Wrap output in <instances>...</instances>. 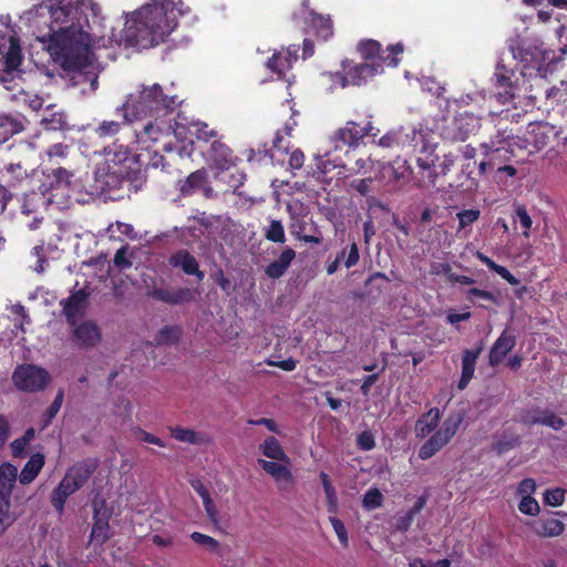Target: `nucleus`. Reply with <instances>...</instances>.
<instances>
[{
	"label": "nucleus",
	"mask_w": 567,
	"mask_h": 567,
	"mask_svg": "<svg viewBox=\"0 0 567 567\" xmlns=\"http://www.w3.org/2000/svg\"><path fill=\"white\" fill-rule=\"evenodd\" d=\"M512 52L514 59L520 64L523 76L542 75L545 72L549 60V53L545 49L524 40L512 47Z\"/></svg>",
	"instance_id": "7"
},
{
	"label": "nucleus",
	"mask_w": 567,
	"mask_h": 567,
	"mask_svg": "<svg viewBox=\"0 0 567 567\" xmlns=\"http://www.w3.org/2000/svg\"><path fill=\"white\" fill-rule=\"evenodd\" d=\"M200 152L214 169L224 172L236 164V157L231 148L220 138L213 140L207 146H200Z\"/></svg>",
	"instance_id": "13"
},
{
	"label": "nucleus",
	"mask_w": 567,
	"mask_h": 567,
	"mask_svg": "<svg viewBox=\"0 0 567 567\" xmlns=\"http://www.w3.org/2000/svg\"><path fill=\"white\" fill-rule=\"evenodd\" d=\"M72 176V172L64 167H52L50 172L45 175V182L42 183L40 189L43 195L50 193L53 197L55 196L53 194L54 190L63 192L69 189Z\"/></svg>",
	"instance_id": "22"
},
{
	"label": "nucleus",
	"mask_w": 567,
	"mask_h": 567,
	"mask_svg": "<svg viewBox=\"0 0 567 567\" xmlns=\"http://www.w3.org/2000/svg\"><path fill=\"white\" fill-rule=\"evenodd\" d=\"M540 425H546L553 430H560L566 425V422L550 410L544 409Z\"/></svg>",
	"instance_id": "61"
},
{
	"label": "nucleus",
	"mask_w": 567,
	"mask_h": 567,
	"mask_svg": "<svg viewBox=\"0 0 567 567\" xmlns=\"http://www.w3.org/2000/svg\"><path fill=\"white\" fill-rule=\"evenodd\" d=\"M126 123H130V122L125 121L124 118L122 122H120V121H103L95 128V133L99 137H113L121 131L122 126L125 125Z\"/></svg>",
	"instance_id": "53"
},
{
	"label": "nucleus",
	"mask_w": 567,
	"mask_h": 567,
	"mask_svg": "<svg viewBox=\"0 0 567 567\" xmlns=\"http://www.w3.org/2000/svg\"><path fill=\"white\" fill-rule=\"evenodd\" d=\"M390 177L398 182L400 185H405L409 182H413L415 185L421 186L424 182V177L414 176V172L408 162L396 159L391 165Z\"/></svg>",
	"instance_id": "29"
},
{
	"label": "nucleus",
	"mask_w": 567,
	"mask_h": 567,
	"mask_svg": "<svg viewBox=\"0 0 567 567\" xmlns=\"http://www.w3.org/2000/svg\"><path fill=\"white\" fill-rule=\"evenodd\" d=\"M264 236L272 243L284 244L286 240L285 228L279 220H271L269 226L265 227Z\"/></svg>",
	"instance_id": "54"
},
{
	"label": "nucleus",
	"mask_w": 567,
	"mask_h": 567,
	"mask_svg": "<svg viewBox=\"0 0 567 567\" xmlns=\"http://www.w3.org/2000/svg\"><path fill=\"white\" fill-rule=\"evenodd\" d=\"M514 140L513 130H508L507 126L502 127L501 124L497 125V131L494 136H492L489 143L483 144V147L486 148L487 153H494L495 150H502L507 159H511L513 156V150H511V141Z\"/></svg>",
	"instance_id": "25"
},
{
	"label": "nucleus",
	"mask_w": 567,
	"mask_h": 567,
	"mask_svg": "<svg viewBox=\"0 0 567 567\" xmlns=\"http://www.w3.org/2000/svg\"><path fill=\"white\" fill-rule=\"evenodd\" d=\"M520 445V436L517 434H504L493 444V451L503 454Z\"/></svg>",
	"instance_id": "50"
},
{
	"label": "nucleus",
	"mask_w": 567,
	"mask_h": 567,
	"mask_svg": "<svg viewBox=\"0 0 567 567\" xmlns=\"http://www.w3.org/2000/svg\"><path fill=\"white\" fill-rule=\"evenodd\" d=\"M41 125L48 131H59L68 126L66 115L63 111L55 110L54 105H49L41 118Z\"/></svg>",
	"instance_id": "33"
},
{
	"label": "nucleus",
	"mask_w": 567,
	"mask_h": 567,
	"mask_svg": "<svg viewBox=\"0 0 567 567\" xmlns=\"http://www.w3.org/2000/svg\"><path fill=\"white\" fill-rule=\"evenodd\" d=\"M11 498L0 496V526L8 529L16 520L14 515L10 512Z\"/></svg>",
	"instance_id": "56"
},
{
	"label": "nucleus",
	"mask_w": 567,
	"mask_h": 567,
	"mask_svg": "<svg viewBox=\"0 0 567 567\" xmlns=\"http://www.w3.org/2000/svg\"><path fill=\"white\" fill-rule=\"evenodd\" d=\"M383 495L378 488H370L363 496V507L367 509H375L382 506Z\"/></svg>",
	"instance_id": "57"
},
{
	"label": "nucleus",
	"mask_w": 567,
	"mask_h": 567,
	"mask_svg": "<svg viewBox=\"0 0 567 567\" xmlns=\"http://www.w3.org/2000/svg\"><path fill=\"white\" fill-rule=\"evenodd\" d=\"M518 509L526 515L535 516L539 513V504L532 496H523Z\"/></svg>",
	"instance_id": "64"
},
{
	"label": "nucleus",
	"mask_w": 567,
	"mask_h": 567,
	"mask_svg": "<svg viewBox=\"0 0 567 567\" xmlns=\"http://www.w3.org/2000/svg\"><path fill=\"white\" fill-rule=\"evenodd\" d=\"M168 430H169L171 435L179 442L194 444V445H202L207 442V439L205 437V435H203L192 429H186V427H182V426H171Z\"/></svg>",
	"instance_id": "40"
},
{
	"label": "nucleus",
	"mask_w": 567,
	"mask_h": 567,
	"mask_svg": "<svg viewBox=\"0 0 567 567\" xmlns=\"http://www.w3.org/2000/svg\"><path fill=\"white\" fill-rule=\"evenodd\" d=\"M89 297L90 292L86 289H80L60 301L68 324L79 321V318L84 316L89 306Z\"/></svg>",
	"instance_id": "19"
},
{
	"label": "nucleus",
	"mask_w": 567,
	"mask_h": 567,
	"mask_svg": "<svg viewBox=\"0 0 567 567\" xmlns=\"http://www.w3.org/2000/svg\"><path fill=\"white\" fill-rule=\"evenodd\" d=\"M69 153L70 146L63 143H55L45 151L48 162L56 167L68 157Z\"/></svg>",
	"instance_id": "48"
},
{
	"label": "nucleus",
	"mask_w": 567,
	"mask_h": 567,
	"mask_svg": "<svg viewBox=\"0 0 567 567\" xmlns=\"http://www.w3.org/2000/svg\"><path fill=\"white\" fill-rule=\"evenodd\" d=\"M136 136L143 143L147 141L157 142L164 136H169V132L168 130H164L155 118L154 122H147L143 126V130L136 134Z\"/></svg>",
	"instance_id": "43"
},
{
	"label": "nucleus",
	"mask_w": 567,
	"mask_h": 567,
	"mask_svg": "<svg viewBox=\"0 0 567 567\" xmlns=\"http://www.w3.org/2000/svg\"><path fill=\"white\" fill-rule=\"evenodd\" d=\"M179 102L177 96L164 94L159 84L142 85L136 93H131L126 101L116 107V114L128 122L147 117H158L173 112Z\"/></svg>",
	"instance_id": "3"
},
{
	"label": "nucleus",
	"mask_w": 567,
	"mask_h": 567,
	"mask_svg": "<svg viewBox=\"0 0 567 567\" xmlns=\"http://www.w3.org/2000/svg\"><path fill=\"white\" fill-rule=\"evenodd\" d=\"M477 256L486 261V264L495 270L503 279H505L508 284L516 286L519 284V280L516 279L505 267L496 265L494 261H492L488 258H485L481 255V252L477 250Z\"/></svg>",
	"instance_id": "60"
},
{
	"label": "nucleus",
	"mask_w": 567,
	"mask_h": 567,
	"mask_svg": "<svg viewBox=\"0 0 567 567\" xmlns=\"http://www.w3.org/2000/svg\"><path fill=\"white\" fill-rule=\"evenodd\" d=\"M12 381L21 391L37 392L47 386L50 381V374L37 365H19L13 372Z\"/></svg>",
	"instance_id": "12"
},
{
	"label": "nucleus",
	"mask_w": 567,
	"mask_h": 567,
	"mask_svg": "<svg viewBox=\"0 0 567 567\" xmlns=\"http://www.w3.org/2000/svg\"><path fill=\"white\" fill-rule=\"evenodd\" d=\"M440 410L432 408L427 413L423 414L415 423V434L417 437L430 435L437 426L440 421Z\"/></svg>",
	"instance_id": "32"
},
{
	"label": "nucleus",
	"mask_w": 567,
	"mask_h": 567,
	"mask_svg": "<svg viewBox=\"0 0 567 567\" xmlns=\"http://www.w3.org/2000/svg\"><path fill=\"white\" fill-rule=\"evenodd\" d=\"M374 235L375 226L371 220V216L369 215L368 219L362 221L361 226L358 221H355V230L351 231L352 244L350 248H358V245L360 244L369 246Z\"/></svg>",
	"instance_id": "31"
},
{
	"label": "nucleus",
	"mask_w": 567,
	"mask_h": 567,
	"mask_svg": "<svg viewBox=\"0 0 567 567\" xmlns=\"http://www.w3.org/2000/svg\"><path fill=\"white\" fill-rule=\"evenodd\" d=\"M137 182L138 181H132L128 176L113 174L112 169H109V167L106 166L104 184L109 190L121 189L124 187V185H127V188L130 189V187Z\"/></svg>",
	"instance_id": "49"
},
{
	"label": "nucleus",
	"mask_w": 567,
	"mask_h": 567,
	"mask_svg": "<svg viewBox=\"0 0 567 567\" xmlns=\"http://www.w3.org/2000/svg\"><path fill=\"white\" fill-rule=\"evenodd\" d=\"M69 326L70 341L75 349L90 351L102 342V330L94 320H79Z\"/></svg>",
	"instance_id": "8"
},
{
	"label": "nucleus",
	"mask_w": 567,
	"mask_h": 567,
	"mask_svg": "<svg viewBox=\"0 0 567 567\" xmlns=\"http://www.w3.org/2000/svg\"><path fill=\"white\" fill-rule=\"evenodd\" d=\"M194 218L214 237L215 244L219 248H224V246L230 248H256L260 244L251 229L245 228L229 218L224 219L220 216H208L206 213H200Z\"/></svg>",
	"instance_id": "4"
},
{
	"label": "nucleus",
	"mask_w": 567,
	"mask_h": 567,
	"mask_svg": "<svg viewBox=\"0 0 567 567\" xmlns=\"http://www.w3.org/2000/svg\"><path fill=\"white\" fill-rule=\"evenodd\" d=\"M195 136L200 148V146H207L213 140H218V132L209 128L206 123H198L196 124Z\"/></svg>",
	"instance_id": "51"
},
{
	"label": "nucleus",
	"mask_w": 567,
	"mask_h": 567,
	"mask_svg": "<svg viewBox=\"0 0 567 567\" xmlns=\"http://www.w3.org/2000/svg\"><path fill=\"white\" fill-rule=\"evenodd\" d=\"M544 502L549 506H559L565 502V489L554 488L548 489L544 494Z\"/></svg>",
	"instance_id": "63"
},
{
	"label": "nucleus",
	"mask_w": 567,
	"mask_h": 567,
	"mask_svg": "<svg viewBox=\"0 0 567 567\" xmlns=\"http://www.w3.org/2000/svg\"><path fill=\"white\" fill-rule=\"evenodd\" d=\"M312 226L300 219H296L290 227V233L296 238L303 240L305 243H318L319 238L310 234Z\"/></svg>",
	"instance_id": "47"
},
{
	"label": "nucleus",
	"mask_w": 567,
	"mask_h": 567,
	"mask_svg": "<svg viewBox=\"0 0 567 567\" xmlns=\"http://www.w3.org/2000/svg\"><path fill=\"white\" fill-rule=\"evenodd\" d=\"M373 178H357L349 183V189L354 190L361 196H368L372 190Z\"/></svg>",
	"instance_id": "59"
},
{
	"label": "nucleus",
	"mask_w": 567,
	"mask_h": 567,
	"mask_svg": "<svg viewBox=\"0 0 567 567\" xmlns=\"http://www.w3.org/2000/svg\"><path fill=\"white\" fill-rule=\"evenodd\" d=\"M74 493L70 485L62 480L51 495V504L54 509L60 514L63 513L68 497Z\"/></svg>",
	"instance_id": "46"
},
{
	"label": "nucleus",
	"mask_w": 567,
	"mask_h": 567,
	"mask_svg": "<svg viewBox=\"0 0 567 567\" xmlns=\"http://www.w3.org/2000/svg\"><path fill=\"white\" fill-rule=\"evenodd\" d=\"M24 131L23 121L12 115H0V144Z\"/></svg>",
	"instance_id": "34"
},
{
	"label": "nucleus",
	"mask_w": 567,
	"mask_h": 567,
	"mask_svg": "<svg viewBox=\"0 0 567 567\" xmlns=\"http://www.w3.org/2000/svg\"><path fill=\"white\" fill-rule=\"evenodd\" d=\"M94 515H93V526L90 536V542L95 545H103L106 540L110 539V524L109 520L111 518V511L106 507L104 501L93 503Z\"/></svg>",
	"instance_id": "17"
},
{
	"label": "nucleus",
	"mask_w": 567,
	"mask_h": 567,
	"mask_svg": "<svg viewBox=\"0 0 567 567\" xmlns=\"http://www.w3.org/2000/svg\"><path fill=\"white\" fill-rule=\"evenodd\" d=\"M481 127V117L473 113H458L442 128V137L451 142H464L475 135Z\"/></svg>",
	"instance_id": "10"
},
{
	"label": "nucleus",
	"mask_w": 567,
	"mask_h": 567,
	"mask_svg": "<svg viewBox=\"0 0 567 567\" xmlns=\"http://www.w3.org/2000/svg\"><path fill=\"white\" fill-rule=\"evenodd\" d=\"M462 423L460 415H451L447 417L440 430H437L420 449L419 457L429 460L445 446L457 432Z\"/></svg>",
	"instance_id": "11"
},
{
	"label": "nucleus",
	"mask_w": 567,
	"mask_h": 567,
	"mask_svg": "<svg viewBox=\"0 0 567 567\" xmlns=\"http://www.w3.org/2000/svg\"><path fill=\"white\" fill-rule=\"evenodd\" d=\"M374 127L371 121L361 124L355 121H348L346 125L339 128L334 134L336 147L349 146L355 147L360 144L364 136H377L373 132Z\"/></svg>",
	"instance_id": "14"
},
{
	"label": "nucleus",
	"mask_w": 567,
	"mask_h": 567,
	"mask_svg": "<svg viewBox=\"0 0 567 567\" xmlns=\"http://www.w3.org/2000/svg\"><path fill=\"white\" fill-rule=\"evenodd\" d=\"M182 334L183 330L179 326H165L157 331L153 343L156 347L173 346L178 343Z\"/></svg>",
	"instance_id": "39"
},
{
	"label": "nucleus",
	"mask_w": 567,
	"mask_h": 567,
	"mask_svg": "<svg viewBox=\"0 0 567 567\" xmlns=\"http://www.w3.org/2000/svg\"><path fill=\"white\" fill-rule=\"evenodd\" d=\"M293 258L295 250H284L278 260H275L267 266L266 274L270 278L281 277Z\"/></svg>",
	"instance_id": "44"
},
{
	"label": "nucleus",
	"mask_w": 567,
	"mask_h": 567,
	"mask_svg": "<svg viewBox=\"0 0 567 567\" xmlns=\"http://www.w3.org/2000/svg\"><path fill=\"white\" fill-rule=\"evenodd\" d=\"M178 190L182 196H190L199 190L205 198L217 196L214 188L209 185L208 172L205 167L190 173L185 179H179Z\"/></svg>",
	"instance_id": "16"
},
{
	"label": "nucleus",
	"mask_w": 567,
	"mask_h": 567,
	"mask_svg": "<svg viewBox=\"0 0 567 567\" xmlns=\"http://www.w3.org/2000/svg\"><path fill=\"white\" fill-rule=\"evenodd\" d=\"M514 221L519 225L524 235H528L529 229L532 228L533 221L524 206H518L515 212Z\"/></svg>",
	"instance_id": "58"
},
{
	"label": "nucleus",
	"mask_w": 567,
	"mask_h": 567,
	"mask_svg": "<svg viewBox=\"0 0 567 567\" xmlns=\"http://www.w3.org/2000/svg\"><path fill=\"white\" fill-rule=\"evenodd\" d=\"M319 476H320V480H321V483H322V486L324 489V494H326L327 502L329 505V511L336 512L337 502H338L336 489L332 486L327 473L321 472Z\"/></svg>",
	"instance_id": "55"
},
{
	"label": "nucleus",
	"mask_w": 567,
	"mask_h": 567,
	"mask_svg": "<svg viewBox=\"0 0 567 567\" xmlns=\"http://www.w3.org/2000/svg\"><path fill=\"white\" fill-rule=\"evenodd\" d=\"M481 217V209L477 207L457 209L455 218L458 221L457 230L471 229L473 224Z\"/></svg>",
	"instance_id": "45"
},
{
	"label": "nucleus",
	"mask_w": 567,
	"mask_h": 567,
	"mask_svg": "<svg viewBox=\"0 0 567 567\" xmlns=\"http://www.w3.org/2000/svg\"><path fill=\"white\" fill-rule=\"evenodd\" d=\"M190 538H192L193 542H195L196 544L200 545L202 547H204L209 553H214V554H217V555L221 554L220 544L215 538H213V537H210L208 535L202 534L199 532L192 533L190 534Z\"/></svg>",
	"instance_id": "52"
},
{
	"label": "nucleus",
	"mask_w": 567,
	"mask_h": 567,
	"mask_svg": "<svg viewBox=\"0 0 567 567\" xmlns=\"http://www.w3.org/2000/svg\"><path fill=\"white\" fill-rule=\"evenodd\" d=\"M28 177V168L21 162L7 164L2 173V179L9 187H16Z\"/></svg>",
	"instance_id": "35"
},
{
	"label": "nucleus",
	"mask_w": 567,
	"mask_h": 567,
	"mask_svg": "<svg viewBox=\"0 0 567 567\" xmlns=\"http://www.w3.org/2000/svg\"><path fill=\"white\" fill-rule=\"evenodd\" d=\"M483 342H480L475 350H465L463 352L462 375L457 384V388L460 390H464L467 386L468 382L472 380L475 371L476 360L481 352L483 351Z\"/></svg>",
	"instance_id": "27"
},
{
	"label": "nucleus",
	"mask_w": 567,
	"mask_h": 567,
	"mask_svg": "<svg viewBox=\"0 0 567 567\" xmlns=\"http://www.w3.org/2000/svg\"><path fill=\"white\" fill-rule=\"evenodd\" d=\"M171 262L176 267H182L185 274L195 275L199 281L203 280L204 272L199 270L198 262L187 250L173 256Z\"/></svg>",
	"instance_id": "37"
},
{
	"label": "nucleus",
	"mask_w": 567,
	"mask_h": 567,
	"mask_svg": "<svg viewBox=\"0 0 567 567\" xmlns=\"http://www.w3.org/2000/svg\"><path fill=\"white\" fill-rule=\"evenodd\" d=\"M97 463L95 460H85L70 467L62 478L70 487L76 492L80 489L95 472Z\"/></svg>",
	"instance_id": "20"
},
{
	"label": "nucleus",
	"mask_w": 567,
	"mask_h": 567,
	"mask_svg": "<svg viewBox=\"0 0 567 567\" xmlns=\"http://www.w3.org/2000/svg\"><path fill=\"white\" fill-rule=\"evenodd\" d=\"M297 49H293V51L288 49L285 54L281 52H275L268 59L266 63L267 68L279 79H282L286 74V71L291 69L293 61L297 60Z\"/></svg>",
	"instance_id": "26"
},
{
	"label": "nucleus",
	"mask_w": 567,
	"mask_h": 567,
	"mask_svg": "<svg viewBox=\"0 0 567 567\" xmlns=\"http://www.w3.org/2000/svg\"><path fill=\"white\" fill-rule=\"evenodd\" d=\"M177 11L183 14L189 9H177L173 0H151L134 11L126 22V43L138 49H150L164 42L178 25Z\"/></svg>",
	"instance_id": "2"
},
{
	"label": "nucleus",
	"mask_w": 567,
	"mask_h": 567,
	"mask_svg": "<svg viewBox=\"0 0 567 567\" xmlns=\"http://www.w3.org/2000/svg\"><path fill=\"white\" fill-rule=\"evenodd\" d=\"M343 75L341 79V85H361L367 83L369 79H372L381 69V63L377 62H363L353 64L349 61L342 62Z\"/></svg>",
	"instance_id": "15"
},
{
	"label": "nucleus",
	"mask_w": 567,
	"mask_h": 567,
	"mask_svg": "<svg viewBox=\"0 0 567 567\" xmlns=\"http://www.w3.org/2000/svg\"><path fill=\"white\" fill-rule=\"evenodd\" d=\"M83 0H53L50 31L39 38L52 60L68 72H83L93 61L92 38Z\"/></svg>",
	"instance_id": "1"
},
{
	"label": "nucleus",
	"mask_w": 567,
	"mask_h": 567,
	"mask_svg": "<svg viewBox=\"0 0 567 567\" xmlns=\"http://www.w3.org/2000/svg\"><path fill=\"white\" fill-rule=\"evenodd\" d=\"M565 529L561 520L556 518L540 519L534 525V530L542 537H555L560 535Z\"/></svg>",
	"instance_id": "41"
},
{
	"label": "nucleus",
	"mask_w": 567,
	"mask_h": 567,
	"mask_svg": "<svg viewBox=\"0 0 567 567\" xmlns=\"http://www.w3.org/2000/svg\"><path fill=\"white\" fill-rule=\"evenodd\" d=\"M18 477V470L10 463L0 466V496L11 498L12 488Z\"/></svg>",
	"instance_id": "36"
},
{
	"label": "nucleus",
	"mask_w": 567,
	"mask_h": 567,
	"mask_svg": "<svg viewBox=\"0 0 567 567\" xmlns=\"http://www.w3.org/2000/svg\"><path fill=\"white\" fill-rule=\"evenodd\" d=\"M308 19L310 29L317 39L327 41L332 37L333 24L329 16H322L310 10Z\"/></svg>",
	"instance_id": "28"
},
{
	"label": "nucleus",
	"mask_w": 567,
	"mask_h": 567,
	"mask_svg": "<svg viewBox=\"0 0 567 567\" xmlns=\"http://www.w3.org/2000/svg\"><path fill=\"white\" fill-rule=\"evenodd\" d=\"M515 337L507 334L506 331H504L489 351V364L492 367L498 365L506 354L515 347Z\"/></svg>",
	"instance_id": "30"
},
{
	"label": "nucleus",
	"mask_w": 567,
	"mask_h": 567,
	"mask_svg": "<svg viewBox=\"0 0 567 567\" xmlns=\"http://www.w3.org/2000/svg\"><path fill=\"white\" fill-rule=\"evenodd\" d=\"M543 414H544V409H539V408L530 409V410L524 411L520 414L519 421L523 424L528 425V426L540 424Z\"/></svg>",
	"instance_id": "62"
},
{
	"label": "nucleus",
	"mask_w": 567,
	"mask_h": 567,
	"mask_svg": "<svg viewBox=\"0 0 567 567\" xmlns=\"http://www.w3.org/2000/svg\"><path fill=\"white\" fill-rule=\"evenodd\" d=\"M402 43L391 44L386 51H382L381 44L377 40L367 39L362 40L357 45V51L365 62L385 63L389 66H396L399 64L398 55L403 52Z\"/></svg>",
	"instance_id": "9"
},
{
	"label": "nucleus",
	"mask_w": 567,
	"mask_h": 567,
	"mask_svg": "<svg viewBox=\"0 0 567 567\" xmlns=\"http://www.w3.org/2000/svg\"><path fill=\"white\" fill-rule=\"evenodd\" d=\"M258 463L275 480L279 489H288L295 484L293 475L288 467L289 464L261 458L258 460Z\"/></svg>",
	"instance_id": "24"
},
{
	"label": "nucleus",
	"mask_w": 567,
	"mask_h": 567,
	"mask_svg": "<svg viewBox=\"0 0 567 567\" xmlns=\"http://www.w3.org/2000/svg\"><path fill=\"white\" fill-rule=\"evenodd\" d=\"M515 72L503 63H497L494 80L496 87V99L499 103L506 104L515 99L516 84L513 82Z\"/></svg>",
	"instance_id": "18"
},
{
	"label": "nucleus",
	"mask_w": 567,
	"mask_h": 567,
	"mask_svg": "<svg viewBox=\"0 0 567 567\" xmlns=\"http://www.w3.org/2000/svg\"><path fill=\"white\" fill-rule=\"evenodd\" d=\"M43 465L44 456L40 453L33 454L19 475L20 483L30 484L38 476Z\"/></svg>",
	"instance_id": "38"
},
{
	"label": "nucleus",
	"mask_w": 567,
	"mask_h": 567,
	"mask_svg": "<svg viewBox=\"0 0 567 567\" xmlns=\"http://www.w3.org/2000/svg\"><path fill=\"white\" fill-rule=\"evenodd\" d=\"M260 450L262 451V454L269 458L285 462L286 464H290L289 457L287 456L279 441L275 436L267 437L260 445Z\"/></svg>",
	"instance_id": "42"
},
{
	"label": "nucleus",
	"mask_w": 567,
	"mask_h": 567,
	"mask_svg": "<svg viewBox=\"0 0 567 567\" xmlns=\"http://www.w3.org/2000/svg\"><path fill=\"white\" fill-rule=\"evenodd\" d=\"M146 295L155 300L165 303L181 305L193 301L195 299L196 291L189 288L164 289L153 287L147 289Z\"/></svg>",
	"instance_id": "21"
},
{
	"label": "nucleus",
	"mask_w": 567,
	"mask_h": 567,
	"mask_svg": "<svg viewBox=\"0 0 567 567\" xmlns=\"http://www.w3.org/2000/svg\"><path fill=\"white\" fill-rule=\"evenodd\" d=\"M172 236L167 234L148 237L147 233L140 235L134 227L125 223H116L110 225L104 234L99 236V244L110 245L111 248H131V241H138V246L134 248H143L146 245L159 244L163 246L174 245L171 240Z\"/></svg>",
	"instance_id": "5"
},
{
	"label": "nucleus",
	"mask_w": 567,
	"mask_h": 567,
	"mask_svg": "<svg viewBox=\"0 0 567 567\" xmlns=\"http://www.w3.org/2000/svg\"><path fill=\"white\" fill-rule=\"evenodd\" d=\"M106 166L113 174L128 176L132 181H142L144 167V154H133L124 145L113 144L105 148Z\"/></svg>",
	"instance_id": "6"
},
{
	"label": "nucleus",
	"mask_w": 567,
	"mask_h": 567,
	"mask_svg": "<svg viewBox=\"0 0 567 567\" xmlns=\"http://www.w3.org/2000/svg\"><path fill=\"white\" fill-rule=\"evenodd\" d=\"M502 153V150H495L494 153H487L488 159L480 163V173H492L497 183H505L507 177H514L517 169L511 164L496 163V155Z\"/></svg>",
	"instance_id": "23"
}]
</instances>
